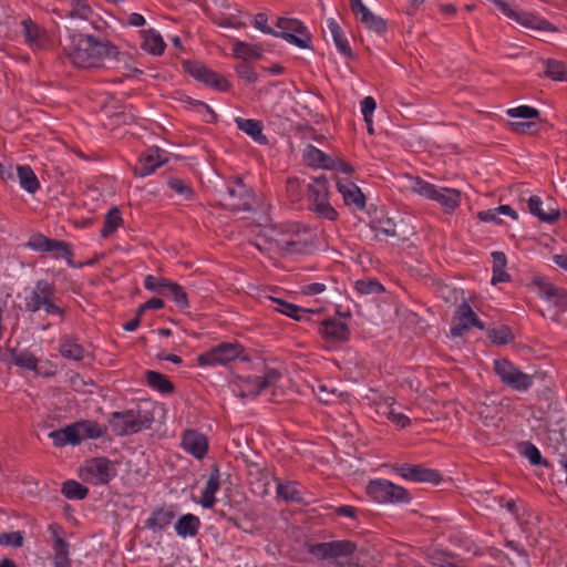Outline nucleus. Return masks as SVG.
Here are the masks:
<instances>
[{"mask_svg": "<svg viewBox=\"0 0 567 567\" xmlns=\"http://www.w3.org/2000/svg\"><path fill=\"white\" fill-rule=\"evenodd\" d=\"M63 52L74 66L82 69L101 68L105 60L116 59L120 54L118 48L110 40L83 33L72 34Z\"/></svg>", "mask_w": 567, "mask_h": 567, "instance_id": "1", "label": "nucleus"}, {"mask_svg": "<svg viewBox=\"0 0 567 567\" xmlns=\"http://www.w3.org/2000/svg\"><path fill=\"white\" fill-rule=\"evenodd\" d=\"M24 309L27 312L35 313L41 310L47 316H58L61 320L65 318V309L55 302L56 286L45 279L35 281L32 288L25 289Z\"/></svg>", "mask_w": 567, "mask_h": 567, "instance_id": "2", "label": "nucleus"}, {"mask_svg": "<svg viewBox=\"0 0 567 567\" xmlns=\"http://www.w3.org/2000/svg\"><path fill=\"white\" fill-rule=\"evenodd\" d=\"M357 548V544L350 539H338L311 544L308 546V553L319 560L347 559L343 563H336L334 567H361L358 560L352 558Z\"/></svg>", "mask_w": 567, "mask_h": 567, "instance_id": "3", "label": "nucleus"}, {"mask_svg": "<svg viewBox=\"0 0 567 567\" xmlns=\"http://www.w3.org/2000/svg\"><path fill=\"white\" fill-rule=\"evenodd\" d=\"M153 421L150 412L137 409L111 413L109 424L115 435L125 436L150 429Z\"/></svg>", "mask_w": 567, "mask_h": 567, "instance_id": "4", "label": "nucleus"}, {"mask_svg": "<svg viewBox=\"0 0 567 567\" xmlns=\"http://www.w3.org/2000/svg\"><path fill=\"white\" fill-rule=\"evenodd\" d=\"M411 189L415 194L439 203L445 213H453L461 204V192L455 188L439 187L421 177L412 179Z\"/></svg>", "mask_w": 567, "mask_h": 567, "instance_id": "5", "label": "nucleus"}, {"mask_svg": "<svg viewBox=\"0 0 567 567\" xmlns=\"http://www.w3.org/2000/svg\"><path fill=\"white\" fill-rule=\"evenodd\" d=\"M223 206L231 210L248 212L252 209L255 195L240 177L226 182L223 189L218 190Z\"/></svg>", "mask_w": 567, "mask_h": 567, "instance_id": "6", "label": "nucleus"}, {"mask_svg": "<svg viewBox=\"0 0 567 567\" xmlns=\"http://www.w3.org/2000/svg\"><path fill=\"white\" fill-rule=\"evenodd\" d=\"M281 373L274 368L266 369L264 375L236 377L233 392L240 399H255L265 389L275 385Z\"/></svg>", "mask_w": 567, "mask_h": 567, "instance_id": "7", "label": "nucleus"}, {"mask_svg": "<svg viewBox=\"0 0 567 567\" xmlns=\"http://www.w3.org/2000/svg\"><path fill=\"white\" fill-rule=\"evenodd\" d=\"M308 202L309 209L318 217L334 221L338 219L339 214L332 207L329 199V182L324 176L313 179L308 185Z\"/></svg>", "mask_w": 567, "mask_h": 567, "instance_id": "8", "label": "nucleus"}, {"mask_svg": "<svg viewBox=\"0 0 567 567\" xmlns=\"http://www.w3.org/2000/svg\"><path fill=\"white\" fill-rule=\"evenodd\" d=\"M493 371L499 381L513 391L527 392L534 385V377L523 372L508 359L494 360Z\"/></svg>", "mask_w": 567, "mask_h": 567, "instance_id": "9", "label": "nucleus"}, {"mask_svg": "<svg viewBox=\"0 0 567 567\" xmlns=\"http://www.w3.org/2000/svg\"><path fill=\"white\" fill-rule=\"evenodd\" d=\"M244 354L245 348L239 342H220L198 354L196 360L199 367H217L225 365L236 359L248 360V357Z\"/></svg>", "mask_w": 567, "mask_h": 567, "instance_id": "10", "label": "nucleus"}, {"mask_svg": "<svg viewBox=\"0 0 567 567\" xmlns=\"http://www.w3.org/2000/svg\"><path fill=\"white\" fill-rule=\"evenodd\" d=\"M492 2L504 16H506L508 19L519 23L520 25L538 30V31H548L554 32L557 31L556 27L551 24L548 20L528 12L524 10H518L513 8L511 4L505 2L504 0H488Z\"/></svg>", "mask_w": 567, "mask_h": 567, "instance_id": "11", "label": "nucleus"}, {"mask_svg": "<svg viewBox=\"0 0 567 567\" xmlns=\"http://www.w3.org/2000/svg\"><path fill=\"white\" fill-rule=\"evenodd\" d=\"M313 233L296 224L291 226L288 234L277 239V246L286 254H307L313 248Z\"/></svg>", "mask_w": 567, "mask_h": 567, "instance_id": "12", "label": "nucleus"}, {"mask_svg": "<svg viewBox=\"0 0 567 567\" xmlns=\"http://www.w3.org/2000/svg\"><path fill=\"white\" fill-rule=\"evenodd\" d=\"M368 495L378 503H409L410 493L402 486L388 480L377 478L367 486Z\"/></svg>", "mask_w": 567, "mask_h": 567, "instance_id": "13", "label": "nucleus"}, {"mask_svg": "<svg viewBox=\"0 0 567 567\" xmlns=\"http://www.w3.org/2000/svg\"><path fill=\"white\" fill-rule=\"evenodd\" d=\"M116 467L106 457L86 460L81 467L80 475L84 482L92 485H106L116 476Z\"/></svg>", "mask_w": 567, "mask_h": 567, "instance_id": "14", "label": "nucleus"}, {"mask_svg": "<svg viewBox=\"0 0 567 567\" xmlns=\"http://www.w3.org/2000/svg\"><path fill=\"white\" fill-rule=\"evenodd\" d=\"M276 27L278 30L275 31V37L282 38L287 42L301 49L310 47L311 37L301 21L297 19L278 18Z\"/></svg>", "mask_w": 567, "mask_h": 567, "instance_id": "15", "label": "nucleus"}, {"mask_svg": "<svg viewBox=\"0 0 567 567\" xmlns=\"http://www.w3.org/2000/svg\"><path fill=\"white\" fill-rule=\"evenodd\" d=\"M183 68L187 74L209 87L220 92H225L229 89V82L224 76L208 69L200 62L187 60L183 62Z\"/></svg>", "mask_w": 567, "mask_h": 567, "instance_id": "16", "label": "nucleus"}, {"mask_svg": "<svg viewBox=\"0 0 567 567\" xmlns=\"http://www.w3.org/2000/svg\"><path fill=\"white\" fill-rule=\"evenodd\" d=\"M318 333L321 339L331 347L339 346L350 340V329L340 318H328L320 321Z\"/></svg>", "mask_w": 567, "mask_h": 567, "instance_id": "17", "label": "nucleus"}, {"mask_svg": "<svg viewBox=\"0 0 567 567\" xmlns=\"http://www.w3.org/2000/svg\"><path fill=\"white\" fill-rule=\"evenodd\" d=\"M48 532L52 539L53 567H72L70 544L65 540V530L58 523H51Z\"/></svg>", "mask_w": 567, "mask_h": 567, "instance_id": "18", "label": "nucleus"}, {"mask_svg": "<svg viewBox=\"0 0 567 567\" xmlns=\"http://www.w3.org/2000/svg\"><path fill=\"white\" fill-rule=\"evenodd\" d=\"M350 9L357 20H359L368 30L378 34H383L386 32V20L370 11V9L362 2V0H350Z\"/></svg>", "mask_w": 567, "mask_h": 567, "instance_id": "19", "label": "nucleus"}, {"mask_svg": "<svg viewBox=\"0 0 567 567\" xmlns=\"http://www.w3.org/2000/svg\"><path fill=\"white\" fill-rule=\"evenodd\" d=\"M455 319L457 323L451 327V334L453 337H461L473 327L480 330L485 329L484 323L478 319L477 315L466 301H463L457 307Z\"/></svg>", "mask_w": 567, "mask_h": 567, "instance_id": "20", "label": "nucleus"}, {"mask_svg": "<svg viewBox=\"0 0 567 567\" xmlns=\"http://www.w3.org/2000/svg\"><path fill=\"white\" fill-rule=\"evenodd\" d=\"M395 472L404 480L412 482H424L437 484L441 475L437 471L424 467L422 465L401 464L395 467Z\"/></svg>", "mask_w": 567, "mask_h": 567, "instance_id": "21", "label": "nucleus"}, {"mask_svg": "<svg viewBox=\"0 0 567 567\" xmlns=\"http://www.w3.org/2000/svg\"><path fill=\"white\" fill-rule=\"evenodd\" d=\"M165 152L158 147L148 148L138 159L134 167V174L145 177L153 174L158 167L166 163Z\"/></svg>", "mask_w": 567, "mask_h": 567, "instance_id": "22", "label": "nucleus"}, {"mask_svg": "<svg viewBox=\"0 0 567 567\" xmlns=\"http://www.w3.org/2000/svg\"><path fill=\"white\" fill-rule=\"evenodd\" d=\"M534 285L537 287L540 298L554 306L567 309V290L553 285L545 277H536Z\"/></svg>", "mask_w": 567, "mask_h": 567, "instance_id": "23", "label": "nucleus"}, {"mask_svg": "<svg viewBox=\"0 0 567 567\" xmlns=\"http://www.w3.org/2000/svg\"><path fill=\"white\" fill-rule=\"evenodd\" d=\"M337 189L342 195L347 206L353 207L357 210H363L365 208V196L353 182L349 179H338Z\"/></svg>", "mask_w": 567, "mask_h": 567, "instance_id": "24", "label": "nucleus"}, {"mask_svg": "<svg viewBox=\"0 0 567 567\" xmlns=\"http://www.w3.org/2000/svg\"><path fill=\"white\" fill-rule=\"evenodd\" d=\"M182 447L185 452L200 460L208 451L206 436L195 430H186L182 436Z\"/></svg>", "mask_w": 567, "mask_h": 567, "instance_id": "25", "label": "nucleus"}, {"mask_svg": "<svg viewBox=\"0 0 567 567\" xmlns=\"http://www.w3.org/2000/svg\"><path fill=\"white\" fill-rule=\"evenodd\" d=\"M220 488V472L218 467H214L210 471L209 477L202 492L199 504L204 508H213L216 504V493Z\"/></svg>", "mask_w": 567, "mask_h": 567, "instance_id": "26", "label": "nucleus"}, {"mask_svg": "<svg viewBox=\"0 0 567 567\" xmlns=\"http://www.w3.org/2000/svg\"><path fill=\"white\" fill-rule=\"evenodd\" d=\"M274 302L276 303V311L297 321H308L312 316L319 315V311L301 308L295 303L281 299H274Z\"/></svg>", "mask_w": 567, "mask_h": 567, "instance_id": "27", "label": "nucleus"}, {"mask_svg": "<svg viewBox=\"0 0 567 567\" xmlns=\"http://www.w3.org/2000/svg\"><path fill=\"white\" fill-rule=\"evenodd\" d=\"M142 38L141 48L153 55H162L166 49V43L161 33L155 29L142 30L140 32Z\"/></svg>", "mask_w": 567, "mask_h": 567, "instance_id": "28", "label": "nucleus"}, {"mask_svg": "<svg viewBox=\"0 0 567 567\" xmlns=\"http://www.w3.org/2000/svg\"><path fill=\"white\" fill-rule=\"evenodd\" d=\"M174 518L175 513L171 507L156 508L145 520V527L153 532H161L169 526Z\"/></svg>", "mask_w": 567, "mask_h": 567, "instance_id": "29", "label": "nucleus"}, {"mask_svg": "<svg viewBox=\"0 0 567 567\" xmlns=\"http://www.w3.org/2000/svg\"><path fill=\"white\" fill-rule=\"evenodd\" d=\"M202 526L200 519L194 514L182 515L175 523V532L182 538L195 537Z\"/></svg>", "mask_w": 567, "mask_h": 567, "instance_id": "30", "label": "nucleus"}, {"mask_svg": "<svg viewBox=\"0 0 567 567\" xmlns=\"http://www.w3.org/2000/svg\"><path fill=\"white\" fill-rule=\"evenodd\" d=\"M235 122L237 127L249 135L255 142L259 144H267L268 140L262 134V123L258 120L236 117Z\"/></svg>", "mask_w": 567, "mask_h": 567, "instance_id": "31", "label": "nucleus"}, {"mask_svg": "<svg viewBox=\"0 0 567 567\" xmlns=\"http://www.w3.org/2000/svg\"><path fill=\"white\" fill-rule=\"evenodd\" d=\"M25 42L34 49H40L45 43V32L31 19L22 21Z\"/></svg>", "mask_w": 567, "mask_h": 567, "instance_id": "32", "label": "nucleus"}, {"mask_svg": "<svg viewBox=\"0 0 567 567\" xmlns=\"http://www.w3.org/2000/svg\"><path fill=\"white\" fill-rule=\"evenodd\" d=\"M303 159L309 166L316 168L328 169L329 166H332V157L313 145H307L303 151Z\"/></svg>", "mask_w": 567, "mask_h": 567, "instance_id": "33", "label": "nucleus"}, {"mask_svg": "<svg viewBox=\"0 0 567 567\" xmlns=\"http://www.w3.org/2000/svg\"><path fill=\"white\" fill-rule=\"evenodd\" d=\"M262 48L257 44H250L244 41H237L233 47V54L237 59H241L247 63L248 61L259 60L262 56Z\"/></svg>", "mask_w": 567, "mask_h": 567, "instance_id": "34", "label": "nucleus"}, {"mask_svg": "<svg viewBox=\"0 0 567 567\" xmlns=\"http://www.w3.org/2000/svg\"><path fill=\"white\" fill-rule=\"evenodd\" d=\"M543 202L539 196L533 195L529 197L527 202V206L529 212L536 216L539 220L554 224L560 217V213L558 209H550L549 212H544L542 208Z\"/></svg>", "mask_w": 567, "mask_h": 567, "instance_id": "35", "label": "nucleus"}, {"mask_svg": "<svg viewBox=\"0 0 567 567\" xmlns=\"http://www.w3.org/2000/svg\"><path fill=\"white\" fill-rule=\"evenodd\" d=\"M59 352L63 358L74 361H81L85 354L84 348L71 337L61 338Z\"/></svg>", "mask_w": 567, "mask_h": 567, "instance_id": "36", "label": "nucleus"}, {"mask_svg": "<svg viewBox=\"0 0 567 567\" xmlns=\"http://www.w3.org/2000/svg\"><path fill=\"white\" fill-rule=\"evenodd\" d=\"M10 355H11V362L14 365H17L21 369L33 371L34 373L39 374V371H38L39 359L31 351H29L27 349L21 350V351L12 349L10 351Z\"/></svg>", "mask_w": 567, "mask_h": 567, "instance_id": "37", "label": "nucleus"}, {"mask_svg": "<svg viewBox=\"0 0 567 567\" xmlns=\"http://www.w3.org/2000/svg\"><path fill=\"white\" fill-rule=\"evenodd\" d=\"M328 28L338 51L346 58H352L353 53L350 43L347 37L344 35V32L342 31L341 27L333 19H329Z\"/></svg>", "mask_w": 567, "mask_h": 567, "instance_id": "38", "label": "nucleus"}, {"mask_svg": "<svg viewBox=\"0 0 567 567\" xmlns=\"http://www.w3.org/2000/svg\"><path fill=\"white\" fill-rule=\"evenodd\" d=\"M73 427L76 436L80 437V443L86 439H99L105 433V429L90 420L75 422Z\"/></svg>", "mask_w": 567, "mask_h": 567, "instance_id": "39", "label": "nucleus"}, {"mask_svg": "<svg viewBox=\"0 0 567 567\" xmlns=\"http://www.w3.org/2000/svg\"><path fill=\"white\" fill-rule=\"evenodd\" d=\"M20 186L28 193L34 194L40 188V182L29 165L17 166Z\"/></svg>", "mask_w": 567, "mask_h": 567, "instance_id": "40", "label": "nucleus"}, {"mask_svg": "<svg viewBox=\"0 0 567 567\" xmlns=\"http://www.w3.org/2000/svg\"><path fill=\"white\" fill-rule=\"evenodd\" d=\"M52 439L54 446L63 447L68 444L78 445L80 444V437L76 436L73 424L68 425L63 429L55 430L49 433Z\"/></svg>", "mask_w": 567, "mask_h": 567, "instance_id": "41", "label": "nucleus"}, {"mask_svg": "<svg viewBox=\"0 0 567 567\" xmlns=\"http://www.w3.org/2000/svg\"><path fill=\"white\" fill-rule=\"evenodd\" d=\"M145 379L150 388L163 394L172 393L174 391V384L169 379L157 371L147 370L145 372Z\"/></svg>", "mask_w": 567, "mask_h": 567, "instance_id": "42", "label": "nucleus"}, {"mask_svg": "<svg viewBox=\"0 0 567 567\" xmlns=\"http://www.w3.org/2000/svg\"><path fill=\"white\" fill-rule=\"evenodd\" d=\"M371 229L374 231L375 237H399L396 233V225L392 218L379 217L371 221Z\"/></svg>", "mask_w": 567, "mask_h": 567, "instance_id": "43", "label": "nucleus"}, {"mask_svg": "<svg viewBox=\"0 0 567 567\" xmlns=\"http://www.w3.org/2000/svg\"><path fill=\"white\" fill-rule=\"evenodd\" d=\"M123 224V218L121 210L117 207L111 208L104 218V224L101 229V236L103 238H109L111 235H113L118 227H121Z\"/></svg>", "mask_w": 567, "mask_h": 567, "instance_id": "44", "label": "nucleus"}, {"mask_svg": "<svg viewBox=\"0 0 567 567\" xmlns=\"http://www.w3.org/2000/svg\"><path fill=\"white\" fill-rule=\"evenodd\" d=\"M94 12L86 0H71V8L65 14L68 18L91 20Z\"/></svg>", "mask_w": 567, "mask_h": 567, "instance_id": "45", "label": "nucleus"}, {"mask_svg": "<svg viewBox=\"0 0 567 567\" xmlns=\"http://www.w3.org/2000/svg\"><path fill=\"white\" fill-rule=\"evenodd\" d=\"M62 494L68 499H84L89 494V488L81 483L70 480L63 483Z\"/></svg>", "mask_w": 567, "mask_h": 567, "instance_id": "46", "label": "nucleus"}, {"mask_svg": "<svg viewBox=\"0 0 567 567\" xmlns=\"http://www.w3.org/2000/svg\"><path fill=\"white\" fill-rule=\"evenodd\" d=\"M545 74L551 80L567 82V68L561 61L548 59L546 61Z\"/></svg>", "mask_w": 567, "mask_h": 567, "instance_id": "47", "label": "nucleus"}, {"mask_svg": "<svg viewBox=\"0 0 567 567\" xmlns=\"http://www.w3.org/2000/svg\"><path fill=\"white\" fill-rule=\"evenodd\" d=\"M164 296H167L172 298V300L181 309H187L189 307L187 293L185 290L176 282H171L166 293Z\"/></svg>", "mask_w": 567, "mask_h": 567, "instance_id": "48", "label": "nucleus"}, {"mask_svg": "<svg viewBox=\"0 0 567 567\" xmlns=\"http://www.w3.org/2000/svg\"><path fill=\"white\" fill-rule=\"evenodd\" d=\"M171 282L164 277L147 275L144 279V287L148 291L165 295Z\"/></svg>", "mask_w": 567, "mask_h": 567, "instance_id": "49", "label": "nucleus"}, {"mask_svg": "<svg viewBox=\"0 0 567 567\" xmlns=\"http://www.w3.org/2000/svg\"><path fill=\"white\" fill-rule=\"evenodd\" d=\"M487 337L494 344L498 346L507 344L514 339L513 332L507 326L491 329Z\"/></svg>", "mask_w": 567, "mask_h": 567, "instance_id": "50", "label": "nucleus"}, {"mask_svg": "<svg viewBox=\"0 0 567 567\" xmlns=\"http://www.w3.org/2000/svg\"><path fill=\"white\" fill-rule=\"evenodd\" d=\"M354 288L360 295H378L384 291L383 286L377 279L358 280Z\"/></svg>", "mask_w": 567, "mask_h": 567, "instance_id": "51", "label": "nucleus"}, {"mask_svg": "<svg viewBox=\"0 0 567 567\" xmlns=\"http://www.w3.org/2000/svg\"><path fill=\"white\" fill-rule=\"evenodd\" d=\"M52 244V238L44 236L43 234H33L25 246L38 252H48Z\"/></svg>", "mask_w": 567, "mask_h": 567, "instance_id": "52", "label": "nucleus"}, {"mask_svg": "<svg viewBox=\"0 0 567 567\" xmlns=\"http://www.w3.org/2000/svg\"><path fill=\"white\" fill-rule=\"evenodd\" d=\"M51 246L52 248H50L48 252H53L55 258H64L69 262L71 261L73 257V250L69 243L52 238Z\"/></svg>", "mask_w": 567, "mask_h": 567, "instance_id": "53", "label": "nucleus"}, {"mask_svg": "<svg viewBox=\"0 0 567 567\" xmlns=\"http://www.w3.org/2000/svg\"><path fill=\"white\" fill-rule=\"evenodd\" d=\"M520 453L530 462L533 465H546L543 461L542 454L536 445L530 442H524L520 445Z\"/></svg>", "mask_w": 567, "mask_h": 567, "instance_id": "54", "label": "nucleus"}, {"mask_svg": "<svg viewBox=\"0 0 567 567\" xmlns=\"http://www.w3.org/2000/svg\"><path fill=\"white\" fill-rule=\"evenodd\" d=\"M167 186L184 199H190L194 195L192 187L181 178H169Z\"/></svg>", "mask_w": 567, "mask_h": 567, "instance_id": "55", "label": "nucleus"}, {"mask_svg": "<svg viewBox=\"0 0 567 567\" xmlns=\"http://www.w3.org/2000/svg\"><path fill=\"white\" fill-rule=\"evenodd\" d=\"M507 115L512 118H537L539 116V111L533 106L520 105L517 107H513L507 110Z\"/></svg>", "mask_w": 567, "mask_h": 567, "instance_id": "56", "label": "nucleus"}, {"mask_svg": "<svg viewBox=\"0 0 567 567\" xmlns=\"http://www.w3.org/2000/svg\"><path fill=\"white\" fill-rule=\"evenodd\" d=\"M24 537L21 532L1 533L0 545L19 548L23 546Z\"/></svg>", "mask_w": 567, "mask_h": 567, "instance_id": "57", "label": "nucleus"}, {"mask_svg": "<svg viewBox=\"0 0 567 567\" xmlns=\"http://www.w3.org/2000/svg\"><path fill=\"white\" fill-rule=\"evenodd\" d=\"M235 71L237 75L247 83H256L258 80L255 69L248 63H240L236 65Z\"/></svg>", "mask_w": 567, "mask_h": 567, "instance_id": "58", "label": "nucleus"}, {"mask_svg": "<svg viewBox=\"0 0 567 567\" xmlns=\"http://www.w3.org/2000/svg\"><path fill=\"white\" fill-rule=\"evenodd\" d=\"M360 104L364 121L367 123H372V115L377 107L375 100L372 96H365Z\"/></svg>", "mask_w": 567, "mask_h": 567, "instance_id": "59", "label": "nucleus"}, {"mask_svg": "<svg viewBox=\"0 0 567 567\" xmlns=\"http://www.w3.org/2000/svg\"><path fill=\"white\" fill-rule=\"evenodd\" d=\"M383 414L400 427H405L410 424V419L405 414L395 412L391 406H386V411Z\"/></svg>", "mask_w": 567, "mask_h": 567, "instance_id": "60", "label": "nucleus"}, {"mask_svg": "<svg viewBox=\"0 0 567 567\" xmlns=\"http://www.w3.org/2000/svg\"><path fill=\"white\" fill-rule=\"evenodd\" d=\"M255 28L259 29L261 32L266 34L275 35V31L272 28L268 27V17L266 13H257L254 19Z\"/></svg>", "mask_w": 567, "mask_h": 567, "instance_id": "61", "label": "nucleus"}, {"mask_svg": "<svg viewBox=\"0 0 567 567\" xmlns=\"http://www.w3.org/2000/svg\"><path fill=\"white\" fill-rule=\"evenodd\" d=\"M277 493L280 497H282L286 501H297L298 499V497L296 496L297 492L290 484L279 483L277 485Z\"/></svg>", "mask_w": 567, "mask_h": 567, "instance_id": "62", "label": "nucleus"}, {"mask_svg": "<svg viewBox=\"0 0 567 567\" xmlns=\"http://www.w3.org/2000/svg\"><path fill=\"white\" fill-rule=\"evenodd\" d=\"M511 128L513 132L518 134H525L530 131L532 127H534L536 124L530 121H515L511 122Z\"/></svg>", "mask_w": 567, "mask_h": 567, "instance_id": "63", "label": "nucleus"}, {"mask_svg": "<svg viewBox=\"0 0 567 567\" xmlns=\"http://www.w3.org/2000/svg\"><path fill=\"white\" fill-rule=\"evenodd\" d=\"M477 217L485 223H501L499 215L496 208L478 212Z\"/></svg>", "mask_w": 567, "mask_h": 567, "instance_id": "64", "label": "nucleus"}]
</instances>
